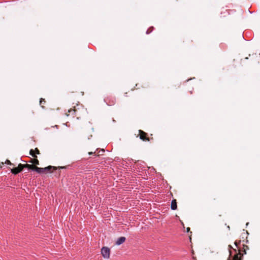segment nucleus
I'll use <instances>...</instances> for the list:
<instances>
[{"label": "nucleus", "mask_w": 260, "mask_h": 260, "mask_svg": "<svg viewBox=\"0 0 260 260\" xmlns=\"http://www.w3.org/2000/svg\"><path fill=\"white\" fill-rule=\"evenodd\" d=\"M29 154L34 157H36V155L35 154V151L33 149H30L29 151Z\"/></svg>", "instance_id": "10"}, {"label": "nucleus", "mask_w": 260, "mask_h": 260, "mask_svg": "<svg viewBox=\"0 0 260 260\" xmlns=\"http://www.w3.org/2000/svg\"><path fill=\"white\" fill-rule=\"evenodd\" d=\"M2 166L0 165V169L2 168Z\"/></svg>", "instance_id": "22"}, {"label": "nucleus", "mask_w": 260, "mask_h": 260, "mask_svg": "<svg viewBox=\"0 0 260 260\" xmlns=\"http://www.w3.org/2000/svg\"><path fill=\"white\" fill-rule=\"evenodd\" d=\"M5 164H8V165H12V164L11 162V161L9 160H8V159L6 160Z\"/></svg>", "instance_id": "13"}, {"label": "nucleus", "mask_w": 260, "mask_h": 260, "mask_svg": "<svg viewBox=\"0 0 260 260\" xmlns=\"http://www.w3.org/2000/svg\"><path fill=\"white\" fill-rule=\"evenodd\" d=\"M93 153L92 152H90L88 153L89 155H91Z\"/></svg>", "instance_id": "17"}, {"label": "nucleus", "mask_w": 260, "mask_h": 260, "mask_svg": "<svg viewBox=\"0 0 260 260\" xmlns=\"http://www.w3.org/2000/svg\"><path fill=\"white\" fill-rule=\"evenodd\" d=\"M235 245L236 246V247L238 248V246H237V242H235Z\"/></svg>", "instance_id": "19"}, {"label": "nucleus", "mask_w": 260, "mask_h": 260, "mask_svg": "<svg viewBox=\"0 0 260 260\" xmlns=\"http://www.w3.org/2000/svg\"><path fill=\"white\" fill-rule=\"evenodd\" d=\"M43 102H44V103H45V100H44V99H43V98H41V99H40V105H42V104ZM41 107H42L43 108H44L43 106H41Z\"/></svg>", "instance_id": "12"}, {"label": "nucleus", "mask_w": 260, "mask_h": 260, "mask_svg": "<svg viewBox=\"0 0 260 260\" xmlns=\"http://www.w3.org/2000/svg\"><path fill=\"white\" fill-rule=\"evenodd\" d=\"M101 254L104 258H109L110 256V249L107 247H103L101 249Z\"/></svg>", "instance_id": "4"}, {"label": "nucleus", "mask_w": 260, "mask_h": 260, "mask_svg": "<svg viewBox=\"0 0 260 260\" xmlns=\"http://www.w3.org/2000/svg\"><path fill=\"white\" fill-rule=\"evenodd\" d=\"M139 138L143 141H149V139L147 137V134L142 130L139 131Z\"/></svg>", "instance_id": "5"}, {"label": "nucleus", "mask_w": 260, "mask_h": 260, "mask_svg": "<svg viewBox=\"0 0 260 260\" xmlns=\"http://www.w3.org/2000/svg\"><path fill=\"white\" fill-rule=\"evenodd\" d=\"M75 112V110H74V109H72L69 110V112L71 113V112Z\"/></svg>", "instance_id": "16"}, {"label": "nucleus", "mask_w": 260, "mask_h": 260, "mask_svg": "<svg viewBox=\"0 0 260 260\" xmlns=\"http://www.w3.org/2000/svg\"><path fill=\"white\" fill-rule=\"evenodd\" d=\"M153 29V27H150V28H148V29L147 30V31H146V34H147V35H148V34H150V33L152 31Z\"/></svg>", "instance_id": "11"}, {"label": "nucleus", "mask_w": 260, "mask_h": 260, "mask_svg": "<svg viewBox=\"0 0 260 260\" xmlns=\"http://www.w3.org/2000/svg\"><path fill=\"white\" fill-rule=\"evenodd\" d=\"M11 172L13 174L16 175V174H18L19 173H20L21 172V169H19L17 167V168H13V169L11 170Z\"/></svg>", "instance_id": "8"}, {"label": "nucleus", "mask_w": 260, "mask_h": 260, "mask_svg": "<svg viewBox=\"0 0 260 260\" xmlns=\"http://www.w3.org/2000/svg\"><path fill=\"white\" fill-rule=\"evenodd\" d=\"M104 102L108 106H111L116 103V99L111 95L108 96L104 99Z\"/></svg>", "instance_id": "3"}, {"label": "nucleus", "mask_w": 260, "mask_h": 260, "mask_svg": "<svg viewBox=\"0 0 260 260\" xmlns=\"http://www.w3.org/2000/svg\"><path fill=\"white\" fill-rule=\"evenodd\" d=\"M101 151H102V152H104V151H105L104 149H102V150H101Z\"/></svg>", "instance_id": "21"}, {"label": "nucleus", "mask_w": 260, "mask_h": 260, "mask_svg": "<svg viewBox=\"0 0 260 260\" xmlns=\"http://www.w3.org/2000/svg\"><path fill=\"white\" fill-rule=\"evenodd\" d=\"M177 208V202L175 200L172 201L171 204V209L173 210H176Z\"/></svg>", "instance_id": "7"}, {"label": "nucleus", "mask_w": 260, "mask_h": 260, "mask_svg": "<svg viewBox=\"0 0 260 260\" xmlns=\"http://www.w3.org/2000/svg\"><path fill=\"white\" fill-rule=\"evenodd\" d=\"M52 170H55V167L51 166H49L45 168H39L36 167L34 168V170L39 174L51 173L52 172Z\"/></svg>", "instance_id": "2"}, {"label": "nucleus", "mask_w": 260, "mask_h": 260, "mask_svg": "<svg viewBox=\"0 0 260 260\" xmlns=\"http://www.w3.org/2000/svg\"><path fill=\"white\" fill-rule=\"evenodd\" d=\"M28 166H29V165H27V164H26V165H22L21 164H20L18 166V168L19 169H21V171H22V170L23 169V168L26 167H28Z\"/></svg>", "instance_id": "9"}, {"label": "nucleus", "mask_w": 260, "mask_h": 260, "mask_svg": "<svg viewBox=\"0 0 260 260\" xmlns=\"http://www.w3.org/2000/svg\"><path fill=\"white\" fill-rule=\"evenodd\" d=\"M228 249L230 252V256L228 260H242L243 255L240 251L237 252V250L232 247L231 245H229Z\"/></svg>", "instance_id": "1"}, {"label": "nucleus", "mask_w": 260, "mask_h": 260, "mask_svg": "<svg viewBox=\"0 0 260 260\" xmlns=\"http://www.w3.org/2000/svg\"><path fill=\"white\" fill-rule=\"evenodd\" d=\"M228 229L229 230H230V226H228Z\"/></svg>", "instance_id": "20"}, {"label": "nucleus", "mask_w": 260, "mask_h": 260, "mask_svg": "<svg viewBox=\"0 0 260 260\" xmlns=\"http://www.w3.org/2000/svg\"><path fill=\"white\" fill-rule=\"evenodd\" d=\"M190 230V228H187V232H188Z\"/></svg>", "instance_id": "18"}, {"label": "nucleus", "mask_w": 260, "mask_h": 260, "mask_svg": "<svg viewBox=\"0 0 260 260\" xmlns=\"http://www.w3.org/2000/svg\"><path fill=\"white\" fill-rule=\"evenodd\" d=\"M125 238L124 237H120L119 238L117 239L116 244L117 245H120L122 244L125 241Z\"/></svg>", "instance_id": "6"}, {"label": "nucleus", "mask_w": 260, "mask_h": 260, "mask_svg": "<svg viewBox=\"0 0 260 260\" xmlns=\"http://www.w3.org/2000/svg\"><path fill=\"white\" fill-rule=\"evenodd\" d=\"M35 152H36L37 154H39V153H40V151H39V150L38 149V148H36V149H35Z\"/></svg>", "instance_id": "15"}, {"label": "nucleus", "mask_w": 260, "mask_h": 260, "mask_svg": "<svg viewBox=\"0 0 260 260\" xmlns=\"http://www.w3.org/2000/svg\"><path fill=\"white\" fill-rule=\"evenodd\" d=\"M32 162L36 165H39V160L37 159H35Z\"/></svg>", "instance_id": "14"}]
</instances>
